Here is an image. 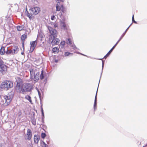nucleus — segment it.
<instances>
[{"label": "nucleus", "instance_id": "obj_1", "mask_svg": "<svg viewBox=\"0 0 147 147\" xmlns=\"http://www.w3.org/2000/svg\"><path fill=\"white\" fill-rule=\"evenodd\" d=\"M17 85L16 90L19 92L24 93L30 91L32 88V85L29 83L23 84L22 80L19 78L16 79Z\"/></svg>", "mask_w": 147, "mask_h": 147}, {"label": "nucleus", "instance_id": "obj_2", "mask_svg": "<svg viewBox=\"0 0 147 147\" xmlns=\"http://www.w3.org/2000/svg\"><path fill=\"white\" fill-rule=\"evenodd\" d=\"M48 28L51 35L50 39L51 40V43L52 45H58L60 42V40L56 37L57 36V32L56 30L53 28L51 27L48 26Z\"/></svg>", "mask_w": 147, "mask_h": 147}, {"label": "nucleus", "instance_id": "obj_3", "mask_svg": "<svg viewBox=\"0 0 147 147\" xmlns=\"http://www.w3.org/2000/svg\"><path fill=\"white\" fill-rule=\"evenodd\" d=\"M13 97V95L11 93H9L7 95L1 96L0 95V99L3 98L4 100H1L3 104H4L5 106L8 105L10 103Z\"/></svg>", "mask_w": 147, "mask_h": 147}, {"label": "nucleus", "instance_id": "obj_4", "mask_svg": "<svg viewBox=\"0 0 147 147\" xmlns=\"http://www.w3.org/2000/svg\"><path fill=\"white\" fill-rule=\"evenodd\" d=\"M31 79H34L35 82L37 81L39 79V69L33 67L30 70Z\"/></svg>", "mask_w": 147, "mask_h": 147}, {"label": "nucleus", "instance_id": "obj_5", "mask_svg": "<svg viewBox=\"0 0 147 147\" xmlns=\"http://www.w3.org/2000/svg\"><path fill=\"white\" fill-rule=\"evenodd\" d=\"M13 86V83L10 81H6L3 82L1 85V87L6 90H8L9 88H11Z\"/></svg>", "mask_w": 147, "mask_h": 147}, {"label": "nucleus", "instance_id": "obj_6", "mask_svg": "<svg viewBox=\"0 0 147 147\" xmlns=\"http://www.w3.org/2000/svg\"><path fill=\"white\" fill-rule=\"evenodd\" d=\"M132 24H131L128 27V28L126 29V30L125 31L124 33H123L122 34V36L120 38V39L118 40V41L116 42V43L115 44V45L113 46V47L109 51L108 53L104 57V58L106 59V58L112 52L113 49H114L116 46L117 45L118 42L120 41V40H121V39L123 38V37L125 35L126 32H127V31L129 27Z\"/></svg>", "mask_w": 147, "mask_h": 147}, {"label": "nucleus", "instance_id": "obj_7", "mask_svg": "<svg viewBox=\"0 0 147 147\" xmlns=\"http://www.w3.org/2000/svg\"><path fill=\"white\" fill-rule=\"evenodd\" d=\"M56 11H61L62 12H64V7L62 4L59 2H57L56 5Z\"/></svg>", "mask_w": 147, "mask_h": 147}, {"label": "nucleus", "instance_id": "obj_8", "mask_svg": "<svg viewBox=\"0 0 147 147\" xmlns=\"http://www.w3.org/2000/svg\"><path fill=\"white\" fill-rule=\"evenodd\" d=\"M30 10L35 15L38 14L40 11V8L37 7L32 8Z\"/></svg>", "mask_w": 147, "mask_h": 147}, {"label": "nucleus", "instance_id": "obj_9", "mask_svg": "<svg viewBox=\"0 0 147 147\" xmlns=\"http://www.w3.org/2000/svg\"><path fill=\"white\" fill-rule=\"evenodd\" d=\"M36 41H32L30 42V45L31 46L30 50V52H32L33 51L36 46Z\"/></svg>", "mask_w": 147, "mask_h": 147}, {"label": "nucleus", "instance_id": "obj_10", "mask_svg": "<svg viewBox=\"0 0 147 147\" xmlns=\"http://www.w3.org/2000/svg\"><path fill=\"white\" fill-rule=\"evenodd\" d=\"M26 135L27 136V140H30L31 139L32 137V132L30 129H28Z\"/></svg>", "mask_w": 147, "mask_h": 147}, {"label": "nucleus", "instance_id": "obj_11", "mask_svg": "<svg viewBox=\"0 0 147 147\" xmlns=\"http://www.w3.org/2000/svg\"><path fill=\"white\" fill-rule=\"evenodd\" d=\"M61 28L62 29L64 30H67L68 28V26L63 21H61L60 23Z\"/></svg>", "mask_w": 147, "mask_h": 147}, {"label": "nucleus", "instance_id": "obj_12", "mask_svg": "<svg viewBox=\"0 0 147 147\" xmlns=\"http://www.w3.org/2000/svg\"><path fill=\"white\" fill-rule=\"evenodd\" d=\"M11 50V54H15L17 53L19 51V48L17 46H15L13 48H12Z\"/></svg>", "mask_w": 147, "mask_h": 147}, {"label": "nucleus", "instance_id": "obj_13", "mask_svg": "<svg viewBox=\"0 0 147 147\" xmlns=\"http://www.w3.org/2000/svg\"><path fill=\"white\" fill-rule=\"evenodd\" d=\"M40 139V137L39 136L35 135L34 136V143L36 144L38 143Z\"/></svg>", "mask_w": 147, "mask_h": 147}, {"label": "nucleus", "instance_id": "obj_14", "mask_svg": "<svg viewBox=\"0 0 147 147\" xmlns=\"http://www.w3.org/2000/svg\"><path fill=\"white\" fill-rule=\"evenodd\" d=\"M0 68L1 69L0 71L2 72L3 73L7 71V67L5 65L1 66Z\"/></svg>", "mask_w": 147, "mask_h": 147}, {"label": "nucleus", "instance_id": "obj_15", "mask_svg": "<svg viewBox=\"0 0 147 147\" xmlns=\"http://www.w3.org/2000/svg\"><path fill=\"white\" fill-rule=\"evenodd\" d=\"M45 72H44L43 70H42L41 71V73L40 74V79L41 80H42L45 77Z\"/></svg>", "mask_w": 147, "mask_h": 147}, {"label": "nucleus", "instance_id": "obj_16", "mask_svg": "<svg viewBox=\"0 0 147 147\" xmlns=\"http://www.w3.org/2000/svg\"><path fill=\"white\" fill-rule=\"evenodd\" d=\"M27 12V16L28 17L30 20L34 19V16L32 14L29 13L28 11Z\"/></svg>", "mask_w": 147, "mask_h": 147}, {"label": "nucleus", "instance_id": "obj_17", "mask_svg": "<svg viewBox=\"0 0 147 147\" xmlns=\"http://www.w3.org/2000/svg\"><path fill=\"white\" fill-rule=\"evenodd\" d=\"M25 98L28 100L31 104H32V102L31 100V97L29 95H27L25 96Z\"/></svg>", "mask_w": 147, "mask_h": 147}, {"label": "nucleus", "instance_id": "obj_18", "mask_svg": "<svg viewBox=\"0 0 147 147\" xmlns=\"http://www.w3.org/2000/svg\"><path fill=\"white\" fill-rule=\"evenodd\" d=\"M24 28L23 25L18 26H17V29L18 31L22 30Z\"/></svg>", "mask_w": 147, "mask_h": 147}, {"label": "nucleus", "instance_id": "obj_19", "mask_svg": "<svg viewBox=\"0 0 147 147\" xmlns=\"http://www.w3.org/2000/svg\"><path fill=\"white\" fill-rule=\"evenodd\" d=\"M98 89V88L97 89ZM97 91L98 90H97V91L96 92V96L95 98V100H94V110H95L96 107V97H97Z\"/></svg>", "mask_w": 147, "mask_h": 147}, {"label": "nucleus", "instance_id": "obj_20", "mask_svg": "<svg viewBox=\"0 0 147 147\" xmlns=\"http://www.w3.org/2000/svg\"><path fill=\"white\" fill-rule=\"evenodd\" d=\"M72 40L71 38H69L66 39V42L67 44L71 45L72 43Z\"/></svg>", "mask_w": 147, "mask_h": 147}, {"label": "nucleus", "instance_id": "obj_21", "mask_svg": "<svg viewBox=\"0 0 147 147\" xmlns=\"http://www.w3.org/2000/svg\"><path fill=\"white\" fill-rule=\"evenodd\" d=\"M5 52V48L4 47H2L0 50V53L1 55H3Z\"/></svg>", "mask_w": 147, "mask_h": 147}, {"label": "nucleus", "instance_id": "obj_22", "mask_svg": "<svg viewBox=\"0 0 147 147\" xmlns=\"http://www.w3.org/2000/svg\"><path fill=\"white\" fill-rule=\"evenodd\" d=\"M59 49L56 47L54 48L53 49V51L55 53H57L59 51Z\"/></svg>", "mask_w": 147, "mask_h": 147}, {"label": "nucleus", "instance_id": "obj_23", "mask_svg": "<svg viewBox=\"0 0 147 147\" xmlns=\"http://www.w3.org/2000/svg\"><path fill=\"white\" fill-rule=\"evenodd\" d=\"M41 146L42 147H48L47 145L44 141H42L41 143Z\"/></svg>", "mask_w": 147, "mask_h": 147}, {"label": "nucleus", "instance_id": "obj_24", "mask_svg": "<svg viewBox=\"0 0 147 147\" xmlns=\"http://www.w3.org/2000/svg\"><path fill=\"white\" fill-rule=\"evenodd\" d=\"M61 48H63L64 47V45L65 44V42L64 41H62L61 42Z\"/></svg>", "mask_w": 147, "mask_h": 147}, {"label": "nucleus", "instance_id": "obj_25", "mask_svg": "<svg viewBox=\"0 0 147 147\" xmlns=\"http://www.w3.org/2000/svg\"><path fill=\"white\" fill-rule=\"evenodd\" d=\"M26 38V34H23L21 37V39L22 41H24L25 39Z\"/></svg>", "mask_w": 147, "mask_h": 147}, {"label": "nucleus", "instance_id": "obj_26", "mask_svg": "<svg viewBox=\"0 0 147 147\" xmlns=\"http://www.w3.org/2000/svg\"><path fill=\"white\" fill-rule=\"evenodd\" d=\"M7 51H5V53L7 54H11V50H8L7 49Z\"/></svg>", "mask_w": 147, "mask_h": 147}, {"label": "nucleus", "instance_id": "obj_27", "mask_svg": "<svg viewBox=\"0 0 147 147\" xmlns=\"http://www.w3.org/2000/svg\"><path fill=\"white\" fill-rule=\"evenodd\" d=\"M46 136V134L44 133H42L41 134V137L42 138H44Z\"/></svg>", "mask_w": 147, "mask_h": 147}, {"label": "nucleus", "instance_id": "obj_28", "mask_svg": "<svg viewBox=\"0 0 147 147\" xmlns=\"http://www.w3.org/2000/svg\"><path fill=\"white\" fill-rule=\"evenodd\" d=\"M4 65L3 61L0 59V67Z\"/></svg>", "mask_w": 147, "mask_h": 147}, {"label": "nucleus", "instance_id": "obj_29", "mask_svg": "<svg viewBox=\"0 0 147 147\" xmlns=\"http://www.w3.org/2000/svg\"><path fill=\"white\" fill-rule=\"evenodd\" d=\"M51 19L52 20H54L56 19V18L54 16H51Z\"/></svg>", "mask_w": 147, "mask_h": 147}, {"label": "nucleus", "instance_id": "obj_30", "mask_svg": "<svg viewBox=\"0 0 147 147\" xmlns=\"http://www.w3.org/2000/svg\"><path fill=\"white\" fill-rule=\"evenodd\" d=\"M70 54H71V53L69 52H65L64 54L65 56H68Z\"/></svg>", "mask_w": 147, "mask_h": 147}, {"label": "nucleus", "instance_id": "obj_31", "mask_svg": "<svg viewBox=\"0 0 147 147\" xmlns=\"http://www.w3.org/2000/svg\"><path fill=\"white\" fill-rule=\"evenodd\" d=\"M65 0H56L57 2H63Z\"/></svg>", "mask_w": 147, "mask_h": 147}, {"label": "nucleus", "instance_id": "obj_32", "mask_svg": "<svg viewBox=\"0 0 147 147\" xmlns=\"http://www.w3.org/2000/svg\"><path fill=\"white\" fill-rule=\"evenodd\" d=\"M58 26V24H55L54 25V27L56 28Z\"/></svg>", "mask_w": 147, "mask_h": 147}, {"label": "nucleus", "instance_id": "obj_33", "mask_svg": "<svg viewBox=\"0 0 147 147\" xmlns=\"http://www.w3.org/2000/svg\"><path fill=\"white\" fill-rule=\"evenodd\" d=\"M104 64V62L103 61H102V70L103 69Z\"/></svg>", "mask_w": 147, "mask_h": 147}, {"label": "nucleus", "instance_id": "obj_34", "mask_svg": "<svg viewBox=\"0 0 147 147\" xmlns=\"http://www.w3.org/2000/svg\"><path fill=\"white\" fill-rule=\"evenodd\" d=\"M41 110H42V115L43 117H44V113L43 112V109H42V108Z\"/></svg>", "mask_w": 147, "mask_h": 147}, {"label": "nucleus", "instance_id": "obj_35", "mask_svg": "<svg viewBox=\"0 0 147 147\" xmlns=\"http://www.w3.org/2000/svg\"><path fill=\"white\" fill-rule=\"evenodd\" d=\"M134 15H133V16H132V21L133 22L134 21H135L134 20Z\"/></svg>", "mask_w": 147, "mask_h": 147}, {"label": "nucleus", "instance_id": "obj_36", "mask_svg": "<svg viewBox=\"0 0 147 147\" xmlns=\"http://www.w3.org/2000/svg\"><path fill=\"white\" fill-rule=\"evenodd\" d=\"M72 47H73L74 49V48L76 47L74 45H72Z\"/></svg>", "mask_w": 147, "mask_h": 147}, {"label": "nucleus", "instance_id": "obj_37", "mask_svg": "<svg viewBox=\"0 0 147 147\" xmlns=\"http://www.w3.org/2000/svg\"><path fill=\"white\" fill-rule=\"evenodd\" d=\"M78 53L80 54H81V55H84V56H86L87 57V56H86V55H84L83 54H82V53Z\"/></svg>", "mask_w": 147, "mask_h": 147}, {"label": "nucleus", "instance_id": "obj_38", "mask_svg": "<svg viewBox=\"0 0 147 147\" xmlns=\"http://www.w3.org/2000/svg\"><path fill=\"white\" fill-rule=\"evenodd\" d=\"M134 23H136V24L137 23V22L135 21H134V22H133Z\"/></svg>", "mask_w": 147, "mask_h": 147}, {"label": "nucleus", "instance_id": "obj_39", "mask_svg": "<svg viewBox=\"0 0 147 147\" xmlns=\"http://www.w3.org/2000/svg\"><path fill=\"white\" fill-rule=\"evenodd\" d=\"M38 92L39 95L40 96V92H39V91L38 90Z\"/></svg>", "mask_w": 147, "mask_h": 147}, {"label": "nucleus", "instance_id": "obj_40", "mask_svg": "<svg viewBox=\"0 0 147 147\" xmlns=\"http://www.w3.org/2000/svg\"><path fill=\"white\" fill-rule=\"evenodd\" d=\"M24 53L23 52L21 53V54L22 55H23Z\"/></svg>", "mask_w": 147, "mask_h": 147}, {"label": "nucleus", "instance_id": "obj_41", "mask_svg": "<svg viewBox=\"0 0 147 147\" xmlns=\"http://www.w3.org/2000/svg\"><path fill=\"white\" fill-rule=\"evenodd\" d=\"M99 59V60H102V59Z\"/></svg>", "mask_w": 147, "mask_h": 147}, {"label": "nucleus", "instance_id": "obj_42", "mask_svg": "<svg viewBox=\"0 0 147 147\" xmlns=\"http://www.w3.org/2000/svg\"><path fill=\"white\" fill-rule=\"evenodd\" d=\"M38 37H39V34H38Z\"/></svg>", "mask_w": 147, "mask_h": 147}]
</instances>
